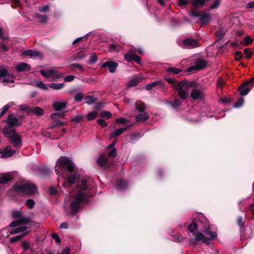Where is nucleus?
I'll list each match as a JSON object with an SVG mask.
<instances>
[{
    "label": "nucleus",
    "mask_w": 254,
    "mask_h": 254,
    "mask_svg": "<svg viewBox=\"0 0 254 254\" xmlns=\"http://www.w3.org/2000/svg\"><path fill=\"white\" fill-rule=\"evenodd\" d=\"M143 79V77L142 76H138L137 77H134L129 81L128 85L129 87L135 86L137 85L139 81Z\"/></svg>",
    "instance_id": "nucleus-24"
},
{
    "label": "nucleus",
    "mask_w": 254,
    "mask_h": 254,
    "mask_svg": "<svg viewBox=\"0 0 254 254\" xmlns=\"http://www.w3.org/2000/svg\"><path fill=\"white\" fill-rule=\"evenodd\" d=\"M53 238L55 240V241L57 243H59L60 242V238L58 235L54 233L52 234Z\"/></svg>",
    "instance_id": "nucleus-62"
},
{
    "label": "nucleus",
    "mask_w": 254,
    "mask_h": 254,
    "mask_svg": "<svg viewBox=\"0 0 254 254\" xmlns=\"http://www.w3.org/2000/svg\"><path fill=\"white\" fill-rule=\"evenodd\" d=\"M40 73L45 78L50 79V81H57L63 77V74L59 73L55 68H52L47 70L41 69Z\"/></svg>",
    "instance_id": "nucleus-8"
},
{
    "label": "nucleus",
    "mask_w": 254,
    "mask_h": 254,
    "mask_svg": "<svg viewBox=\"0 0 254 254\" xmlns=\"http://www.w3.org/2000/svg\"><path fill=\"white\" fill-rule=\"evenodd\" d=\"M28 222V220L25 218H20L12 222L9 224V226L15 228L9 231V233L13 235L24 232L26 230L27 227L23 225L27 224Z\"/></svg>",
    "instance_id": "nucleus-6"
},
{
    "label": "nucleus",
    "mask_w": 254,
    "mask_h": 254,
    "mask_svg": "<svg viewBox=\"0 0 254 254\" xmlns=\"http://www.w3.org/2000/svg\"><path fill=\"white\" fill-rule=\"evenodd\" d=\"M196 86L192 88L190 96L193 100H202L204 97V94L202 90L200 88L201 85L196 82Z\"/></svg>",
    "instance_id": "nucleus-9"
},
{
    "label": "nucleus",
    "mask_w": 254,
    "mask_h": 254,
    "mask_svg": "<svg viewBox=\"0 0 254 254\" xmlns=\"http://www.w3.org/2000/svg\"><path fill=\"white\" fill-rule=\"evenodd\" d=\"M200 20L204 23H206L210 20V16L208 13L202 14L200 16Z\"/></svg>",
    "instance_id": "nucleus-30"
},
{
    "label": "nucleus",
    "mask_w": 254,
    "mask_h": 254,
    "mask_svg": "<svg viewBox=\"0 0 254 254\" xmlns=\"http://www.w3.org/2000/svg\"><path fill=\"white\" fill-rule=\"evenodd\" d=\"M10 106L9 104L5 105L2 108V110L0 114V118L3 116L9 108Z\"/></svg>",
    "instance_id": "nucleus-46"
},
{
    "label": "nucleus",
    "mask_w": 254,
    "mask_h": 254,
    "mask_svg": "<svg viewBox=\"0 0 254 254\" xmlns=\"http://www.w3.org/2000/svg\"><path fill=\"white\" fill-rule=\"evenodd\" d=\"M98 116V113L96 111H93L89 113L87 116V119L91 121L95 119Z\"/></svg>",
    "instance_id": "nucleus-32"
},
{
    "label": "nucleus",
    "mask_w": 254,
    "mask_h": 254,
    "mask_svg": "<svg viewBox=\"0 0 254 254\" xmlns=\"http://www.w3.org/2000/svg\"><path fill=\"white\" fill-rule=\"evenodd\" d=\"M108 155L109 157H115L117 156V152L115 148H113V149L108 152Z\"/></svg>",
    "instance_id": "nucleus-48"
},
{
    "label": "nucleus",
    "mask_w": 254,
    "mask_h": 254,
    "mask_svg": "<svg viewBox=\"0 0 254 254\" xmlns=\"http://www.w3.org/2000/svg\"><path fill=\"white\" fill-rule=\"evenodd\" d=\"M7 74L8 70L3 66H0V79L6 77Z\"/></svg>",
    "instance_id": "nucleus-35"
},
{
    "label": "nucleus",
    "mask_w": 254,
    "mask_h": 254,
    "mask_svg": "<svg viewBox=\"0 0 254 254\" xmlns=\"http://www.w3.org/2000/svg\"><path fill=\"white\" fill-rule=\"evenodd\" d=\"M237 224L240 227H242L244 225L243 218L241 216H239L237 218Z\"/></svg>",
    "instance_id": "nucleus-57"
},
{
    "label": "nucleus",
    "mask_w": 254,
    "mask_h": 254,
    "mask_svg": "<svg viewBox=\"0 0 254 254\" xmlns=\"http://www.w3.org/2000/svg\"><path fill=\"white\" fill-rule=\"evenodd\" d=\"M75 78V76L72 75H69L66 76H65L64 78V80L65 82H71L73 81L74 78Z\"/></svg>",
    "instance_id": "nucleus-47"
},
{
    "label": "nucleus",
    "mask_w": 254,
    "mask_h": 254,
    "mask_svg": "<svg viewBox=\"0 0 254 254\" xmlns=\"http://www.w3.org/2000/svg\"><path fill=\"white\" fill-rule=\"evenodd\" d=\"M221 0H216L212 4V5L211 6V9H215V8H217L220 2H221Z\"/></svg>",
    "instance_id": "nucleus-50"
},
{
    "label": "nucleus",
    "mask_w": 254,
    "mask_h": 254,
    "mask_svg": "<svg viewBox=\"0 0 254 254\" xmlns=\"http://www.w3.org/2000/svg\"><path fill=\"white\" fill-rule=\"evenodd\" d=\"M82 99H83V95H82V93H77L74 96L75 100L77 102H80V101H82Z\"/></svg>",
    "instance_id": "nucleus-49"
},
{
    "label": "nucleus",
    "mask_w": 254,
    "mask_h": 254,
    "mask_svg": "<svg viewBox=\"0 0 254 254\" xmlns=\"http://www.w3.org/2000/svg\"><path fill=\"white\" fill-rule=\"evenodd\" d=\"M60 116H61V115L59 113H55L51 115V118L53 120H56L58 119L60 117Z\"/></svg>",
    "instance_id": "nucleus-59"
},
{
    "label": "nucleus",
    "mask_w": 254,
    "mask_h": 254,
    "mask_svg": "<svg viewBox=\"0 0 254 254\" xmlns=\"http://www.w3.org/2000/svg\"><path fill=\"white\" fill-rule=\"evenodd\" d=\"M224 84V81L222 79H219L217 81V86L219 88H221Z\"/></svg>",
    "instance_id": "nucleus-61"
},
{
    "label": "nucleus",
    "mask_w": 254,
    "mask_h": 254,
    "mask_svg": "<svg viewBox=\"0 0 254 254\" xmlns=\"http://www.w3.org/2000/svg\"><path fill=\"white\" fill-rule=\"evenodd\" d=\"M135 108L139 112H146V106L145 103L139 100L135 102Z\"/></svg>",
    "instance_id": "nucleus-21"
},
{
    "label": "nucleus",
    "mask_w": 254,
    "mask_h": 254,
    "mask_svg": "<svg viewBox=\"0 0 254 254\" xmlns=\"http://www.w3.org/2000/svg\"><path fill=\"white\" fill-rule=\"evenodd\" d=\"M235 55H236V60L239 61L242 57V53L241 52L237 51L235 53Z\"/></svg>",
    "instance_id": "nucleus-63"
},
{
    "label": "nucleus",
    "mask_w": 254,
    "mask_h": 254,
    "mask_svg": "<svg viewBox=\"0 0 254 254\" xmlns=\"http://www.w3.org/2000/svg\"><path fill=\"white\" fill-rule=\"evenodd\" d=\"M166 71L174 74H178L181 71V70L178 68L169 67L166 69Z\"/></svg>",
    "instance_id": "nucleus-39"
},
{
    "label": "nucleus",
    "mask_w": 254,
    "mask_h": 254,
    "mask_svg": "<svg viewBox=\"0 0 254 254\" xmlns=\"http://www.w3.org/2000/svg\"><path fill=\"white\" fill-rule=\"evenodd\" d=\"M165 79L166 81H167L170 84H173L175 83V80L173 78L166 76L165 77Z\"/></svg>",
    "instance_id": "nucleus-55"
},
{
    "label": "nucleus",
    "mask_w": 254,
    "mask_h": 254,
    "mask_svg": "<svg viewBox=\"0 0 254 254\" xmlns=\"http://www.w3.org/2000/svg\"><path fill=\"white\" fill-rule=\"evenodd\" d=\"M244 41L246 44L248 45L253 42V39L249 36H247L245 38Z\"/></svg>",
    "instance_id": "nucleus-58"
},
{
    "label": "nucleus",
    "mask_w": 254,
    "mask_h": 254,
    "mask_svg": "<svg viewBox=\"0 0 254 254\" xmlns=\"http://www.w3.org/2000/svg\"><path fill=\"white\" fill-rule=\"evenodd\" d=\"M28 113L37 116H41L43 114V110L41 108L35 107L30 109L28 111Z\"/></svg>",
    "instance_id": "nucleus-25"
},
{
    "label": "nucleus",
    "mask_w": 254,
    "mask_h": 254,
    "mask_svg": "<svg viewBox=\"0 0 254 254\" xmlns=\"http://www.w3.org/2000/svg\"><path fill=\"white\" fill-rule=\"evenodd\" d=\"M12 179V177L8 173L1 174L0 175V183L5 184Z\"/></svg>",
    "instance_id": "nucleus-23"
},
{
    "label": "nucleus",
    "mask_w": 254,
    "mask_h": 254,
    "mask_svg": "<svg viewBox=\"0 0 254 254\" xmlns=\"http://www.w3.org/2000/svg\"><path fill=\"white\" fill-rule=\"evenodd\" d=\"M66 102H55L53 104V107L57 111H61L66 106Z\"/></svg>",
    "instance_id": "nucleus-20"
},
{
    "label": "nucleus",
    "mask_w": 254,
    "mask_h": 254,
    "mask_svg": "<svg viewBox=\"0 0 254 254\" xmlns=\"http://www.w3.org/2000/svg\"><path fill=\"white\" fill-rule=\"evenodd\" d=\"M188 229L193 233L195 241H202L206 244H209L210 240L217 237L216 232L210 231L209 224L207 220L204 222L199 220L194 221L189 225Z\"/></svg>",
    "instance_id": "nucleus-2"
},
{
    "label": "nucleus",
    "mask_w": 254,
    "mask_h": 254,
    "mask_svg": "<svg viewBox=\"0 0 254 254\" xmlns=\"http://www.w3.org/2000/svg\"><path fill=\"white\" fill-rule=\"evenodd\" d=\"M98 165L103 168H107L109 166L110 161L107 156L105 155H101L97 161Z\"/></svg>",
    "instance_id": "nucleus-13"
},
{
    "label": "nucleus",
    "mask_w": 254,
    "mask_h": 254,
    "mask_svg": "<svg viewBox=\"0 0 254 254\" xmlns=\"http://www.w3.org/2000/svg\"><path fill=\"white\" fill-rule=\"evenodd\" d=\"M76 175L68 177L67 182L70 184H73L77 181L76 190L69 194L70 209L72 213L77 212L82 204L86 202L88 198L90 196L89 191L91 187L89 182L85 178H81L77 180Z\"/></svg>",
    "instance_id": "nucleus-1"
},
{
    "label": "nucleus",
    "mask_w": 254,
    "mask_h": 254,
    "mask_svg": "<svg viewBox=\"0 0 254 254\" xmlns=\"http://www.w3.org/2000/svg\"><path fill=\"white\" fill-rule=\"evenodd\" d=\"M120 47L118 45L116 44H111L109 46V50L111 52L119 51L120 50Z\"/></svg>",
    "instance_id": "nucleus-41"
},
{
    "label": "nucleus",
    "mask_w": 254,
    "mask_h": 254,
    "mask_svg": "<svg viewBox=\"0 0 254 254\" xmlns=\"http://www.w3.org/2000/svg\"><path fill=\"white\" fill-rule=\"evenodd\" d=\"M2 133L6 137L10 139V142L15 147H19L21 145V137L14 129L10 127H6L2 129Z\"/></svg>",
    "instance_id": "nucleus-5"
},
{
    "label": "nucleus",
    "mask_w": 254,
    "mask_h": 254,
    "mask_svg": "<svg viewBox=\"0 0 254 254\" xmlns=\"http://www.w3.org/2000/svg\"><path fill=\"white\" fill-rule=\"evenodd\" d=\"M25 204L30 209H32L34 206L35 201L33 199H29L26 200Z\"/></svg>",
    "instance_id": "nucleus-40"
},
{
    "label": "nucleus",
    "mask_w": 254,
    "mask_h": 254,
    "mask_svg": "<svg viewBox=\"0 0 254 254\" xmlns=\"http://www.w3.org/2000/svg\"><path fill=\"white\" fill-rule=\"evenodd\" d=\"M192 3L195 7L202 6L204 4V0H192Z\"/></svg>",
    "instance_id": "nucleus-34"
},
{
    "label": "nucleus",
    "mask_w": 254,
    "mask_h": 254,
    "mask_svg": "<svg viewBox=\"0 0 254 254\" xmlns=\"http://www.w3.org/2000/svg\"><path fill=\"white\" fill-rule=\"evenodd\" d=\"M127 127L119 128L116 130L114 133H112V136H116L119 135L120 134H122L124 131H125L127 129Z\"/></svg>",
    "instance_id": "nucleus-33"
},
{
    "label": "nucleus",
    "mask_w": 254,
    "mask_h": 254,
    "mask_svg": "<svg viewBox=\"0 0 254 254\" xmlns=\"http://www.w3.org/2000/svg\"><path fill=\"white\" fill-rule=\"evenodd\" d=\"M15 152V150H12L9 146L5 147L4 150L0 152V157L3 158H6L11 156Z\"/></svg>",
    "instance_id": "nucleus-15"
},
{
    "label": "nucleus",
    "mask_w": 254,
    "mask_h": 254,
    "mask_svg": "<svg viewBox=\"0 0 254 254\" xmlns=\"http://www.w3.org/2000/svg\"><path fill=\"white\" fill-rule=\"evenodd\" d=\"M135 55L134 51L130 50L124 55V58L127 61L130 62L133 60L134 58V56Z\"/></svg>",
    "instance_id": "nucleus-26"
},
{
    "label": "nucleus",
    "mask_w": 254,
    "mask_h": 254,
    "mask_svg": "<svg viewBox=\"0 0 254 254\" xmlns=\"http://www.w3.org/2000/svg\"><path fill=\"white\" fill-rule=\"evenodd\" d=\"M22 55L25 56H29L31 58H34L40 56L39 52L31 50L24 51L22 52Z\"/></svg>",
    "instance_id": "nucleus-22"
},
{
    "label": "nucleus",
    "mask_w": 254,
    "mask_h": 254,
    "mask_svg": "<svg viewBox=\"0 0 254 254\" xmlns=\"http://www.w3.org/2000/svg\"><path fill=\"white\" fill-rule=\"evenodd\" d=\"M69 67L72 70H74L75 68H78L80 70H83V66L80 64L76 63L71 64L69 66Z\"/></svg>",
    "instance_id": "nucleus-36"
},
{
    "label": "nucleus",
    "mask_w": 254,
    "mask_h": 254,
    "mask_svg": "<svg viewBox=\"0 0 254 254\" xmlns=\"http://www.w3.org/2000/svg\"><path fill=\"white\" fill-rule=\"evenodd\" d=\"M3 78H4L2 80V82L4 85H7L10 86V84L14 82V76L11 73L8 72V74L6 75V77Z\"/></svg>",
    "instance_id": "nucleus-17"
},
{
    "label": "nucleus",
    "mask_w": 254,
    "mask_h": 254,
    "mask_svg": "<svg viewBox=\"0 0 254 254\" xmlns=\"http://www.w3.org/2000/svg\"><path fill=\"white\" fill-rule=\"evenodd\" d=\"M97 123L98 124H99L102 127H105L108 125L107 123L102 119L98 120L97 121Z\"/></svg>",
    "instance_id": "nucleus-54"
},
{
    "label": "nucleus",
    "mask_w": 254,
    "mask_h": 254,
    "mask_svg": "<svg viewBox=\"0 0 254 254\" xmlns=\"http://www.w3.org/2000/svg\"><path fill=\"white\" fill-rule=\"evenodd\" d=\"M183 44L185 48L192 49L198 47V41L191 38H187L184 40Z\"/></svg>",
    "instance_id": "nucleus-12"
},
{
    "label": "nucleus",
    "mask_w": 254,
    "mask_h": 254,
    "mask_svg": "<svg viewBox=\"0 0 254 254\" xmlns=\"http://www.w3.org/2000/svg\"><path fill=\"white\" fill-rule=\"evenodd\" d=\"M244 53L247 58H250L252 55V52L249 49H246L244 50Z\"/></svg>",
    "instance_id": "nucleus-53"
},
{
    "label": "nucleus",
    "mask_w": 254,
    "mask_h": 254,
    "mask_svg": "<svg viewBox=\"0 0 254 254\" xmlns=\"http://www.w3.org/2000/svg\"><path fill=\"white\" fill-rule=\"evenodd\" d=\"M48 86L50 88H51L55 90H60L62 89L64 87V83H58L55 82H53L48 84Z\"/></svg>",
    "instance_id": "nucleus-27"
},
{
    "label": "nucleus",
    "mask_w": 254,
    "mask_h": 254,
    "mask_svg": "<svg viewBox=\"0 0 254 254\" xmlns=\"http://www.w3.org/2000/svg\"><path fill=\"white\" fill-rule=\"evenodd\" d=\"M127 187V183L123 181H119L116 185V188L118 190H123L125 189Z\"/></svg>",
    "instance_id": "nucleus-31"
},
{
    "label": "nucleus",
    "mask_w": 254,
    "mask_h": 254,
    "mask_svg": "<svg viewBox=\"0 0 254 254\" xmlns=\"http://www.w3.org/2000/svg\"><path fill=\"white\" fill-rule=\"evenodd\" d=\"M178 4L180 6H184L186 5L188 3V1L187 0H178Z\"/></svg>",
    "instance_id": "nucleus-56"
},
{
    "label": "nucleus",
    "mask_w": 254,
    "mask_h": 254,
    "mask_svg": "<svg viewBox=\"0 0 254 254\" xmlns=\"http://www.w3.org/2000/svg\"><path fill=\"white\" fill-rule=\"evenodd\" d=\"M27 233H23L21 234L18 235L14 237H12L10 239V241L12 243L16 242L23 238Z\"/></svg>",
    "instance_id": "nucleus-28"
},
{
    "label": "nucleus",
    "mask_w": 254,
    "mask_h": 254,
    "mask_svg": "<svg viewBox=\"0 0 254 254\" xmlns=\"http://www.w3.org/2000/svg\"><path fill=\"white\" fill-rule=\"evenodd\" d=\"M206 63L204 60H199L196 62L194 66H191L188 69V71H191L192 70H199L204 67Z\"/></svg>",
    "instance_id": "nucleus-14"
},
{
    "label": "nucleus",
    "mask_w": 254,
    "mask_h": 254,
    "mask_svg": "<svg viewBox=\"0 0 254 254\" xmlns=\"http://www.w3.org/2000/svg\"><path fill=\"white\" fill-rule=\"evenodd\" d=\"M118 66V64L117 63L111 61H106L102 65V68L108 67L109 71L111 73H114Z\"/></svg>",
    "instance_id": "nucleus-11"
},
{
    "label": "nucleus",
    "mask_w": 254,
    "mask_h": 254,
    "mask_svg": "<svg viewBox=\"0 0 254 254\" xmlns=\"http://www.w3.org/2000/svg\"><path fill=\"white\" fill-rule=\"evenodd\" d=\"M100 116L102 117H104L106 119H109L112 117V114L108 111H103L100 113Z\"/></svg>",
    "instance_id": "nucleus-42"
},
{
    "label": "nucleus",
    "mask_w": 254,
    "mask_h": 254,
    "mask_svg": "<svg viewBox=\"0 0 254 254\" xmlns=\"http://www.w3.org/2000/svg\"><path fill=\"white\" fill-rule=\"evenodd\" d=\"M14 189L17 192H21L26 194H33L36 192L37 187L33 184L26 183L21 185H15Z\"/></svg>",
    "instance_id": "nucleus-7"
},
{
    "label": "nucleus",
    "mask_w": 254,
    "mask_h": 254,
    "mask_svg": "<svg viewBox=\"0 0 254 254\" xmlns=\"http://www.w3.org/2000/svg\"><path fill=\"white\" fill-rule=\"evenodd\" d=\"M246 8H254V1H250L246 5Z\"/></svg>",
    "instance_id": "nucleus-64"
},
{
    "label": "nucleus",
    "mask_w": 254,
    "mask_h": 254,
    "mask_svg": "<svg viewBox=\"0 0 254 254\" xmlns=\"http://www.w3.org/2000/svg\"><path fill=\"white\" fill-rule=\"evenodd\" d=\"M116 121L118 123L125 124L127 123V120L125 118H118L116 120Z\"/></svg>",
    "instance_id": "nucleus-60"
},
{
    "label": "nucleus",
    "mask_w": 254,
    "mask_h": 254,
    "mask_svg": "<svg viewBox=\"0 0 254 254\" xmlns=\"http://www.w3.org/2000/svg\"><path fill=\"white\" fill-rule=\"evenodd\" d=\"M12 216L13 218H20L22 215L20 211L16 210L12 212Z\"/></svg>",
    "instance_id": "nucleus-45"
},
{
    "label": "nucleus",
    "mask_w": 254,
    "mask_h": 254,
    "mask_svg": "<svg viewBox=\"0 0 254 254\" xmlns=\"http://www.w3.org/2000/svg\"><path fill=\"white\" fill-rule=\"evenodd\" d=\"M36 86L42 90H48V85L45 84L44 83L41 81H38L36 82Z\"/></svg>",
    "instance_id": "nucleus-29"
},
{
    "label": "nucleus",
    "mask_w": 254,
    "mask_h": 254,
    "mask_svg": "<svg viewBox=\"0 0 254 254\" xmlns=\"http://www.w3.org/2000/svg\"><path fill=\"white\" fill-rule=\"evenodd\" d=\"M181 105V102L179 99H175L174 101L172 104V106L173 107H179Z\"/></svg>",
    "instance_id": "nucleus-51"
},
{
    "label": "nucleus",
    "mask_w": 254,
    "mask_h": 254,
    "mask_svg": "<svg viewBox=\"0 0 254 254\" xmlns=\"http://www.w3.org/2000/svg\"><path fill=\"white\" fill-rule=\"evenodd\" d=\"M66 169L70 172H72L74 169V166L73 163L68 158L62 157H61L57 162L55 167V171L59 176H63L64 173Z\"/></svg>",
    "instance_id": "nucleus-4"
},
{
    "label": "nucleus",
    "mask_w": 254,
    "mask_h": 254,
    "mask_svg": "<svg viewBox=\"0 0 254 254\" xmlns=\"http://www.w3.org/2000/svg\"><path fill=\"white\" fill-rule=\"evenodd\" d=\"M85 100L86 104L90 105L94 103L97 100V98L93 96H88L85 98Z\"/></svg>",
    "instance_id": "nucleus-37"
},
{
    "label": "nucleus",
    "mask_w": 254,
    "mask_h": 254,
    "mask_svg": "<svg viewBox=\"0 0 254 254\" xmlns=\"http://www.w3.org/2000/svg\"><path fill=\"white\" fill-rule=\"evenodd\" d=\"M159 83V82L155 81V82H152L151 83L148 84L147 85H146L145 88L147 90H150L153 87L155 86L156 85L158 84Z\"/></svg>",
    "instance_id": "nucleus-44"
},
{
    "label": "nucleus",
    "mask_w": 254,
    "mask_h": 254,
    "mask_svg": "<svg viewBox=\"0 0 254 254\" xmlns=\"http://www.w3.org/2000/svg\"><path fill=\"white\" fill-rule=\"evenodd\" d=\"M5 122L10 126L19 125L18 119L13 115H9Z\"/></svg>",
    "instance_id": "nucleus-18"
},
{
    "label": "nucleus",
    "mask_w": 254,
    "mask_h": 254,
    "mask_svg": "<svg viewBox=\"0 0 254 254\" xmlns=\"http://www.w3.org/2000/svg\"><path fill=\"white\" fill-rule=\"evenodd\" d=\"M149 119V116L146 112H139L135 117L136 122H143L147 121Z\"/></svg>",
    "instance_id": "nucleus-19"
},
{
    "label": "nucleus",
    "mask_w": 254,
    "mask_h": 254,
    "mask_svg": "<svg viewBox=\"0 0 254 254\" xmlns=\"http://www.w3.org/2000/svg\"><path fill=\"white\" fill-rule=\"evenodd\" d=\"M244 102V99L243 98H240L239 99L238 101L235 103L234 107L235 108H240L243 104Z\"/></svg>",
    "instance_id": "nucleus-43"
},
{
    "label": "nucleus",
    "mask_w": 254,
    "mask_h": 254,
    "mask_svg": "<svg viewBox=\"0 0 254 254\" xmlns=\"http://www.w3.org/2000/svg\"><path fill=\"white\" fill-rule=\"evenodd\" d=\"M38 17L41 22H45L48 20V17L44 15H39Z\"/></svg>",
    "instance_id": "nucleus-52"
},
{
    "label": "nucleus",
    "mask_w": 254,
    "mask_h": 254,
    "mask_svg": "<svg viewBox=\"0 0 254 254\" xmlns=\"http://www.w3.org/2000/svg\"><path fill=\"white\" fill-rule=\"evenodd\" d=\"M196 82L194 81H182L178 84H174L173 88L178 91L179 95L183 100L186 99L190 89L196 87Z\"/></svg>",
    "instance_id": "nucleus-3"
},
{
    "label": "nucleus",
    "mask_w": 254,
    "mask_h": 254,
    "mask_svg": "<svg viewBox=\"0 0 254 254\" xmlns=\"http://www.w3.org/2000/svg\"><path fill=\"white\" fill-rule=\"evenodd\" d=\"M97 61V56L94 55V54H91L90 56V58L87 62V63L89 64H93L95 63Z\"/></svg>",
    "instance_id": "nucleus-38"
},
{
    "label": "nucleus",
    "mask_w": 254,
    "mask_h": 254,
    "mask_svg": "<svg viewBox=\"0 0 254 254\" xmlns=\"http://www.w3.org/2000/svg\"><path fill=\"white\" fill-rule=\"evenodd\" d=\"M254 86V82H251V79L248 81L245 82L239 88L240 94L241 96H245L248 94L250 91Z\"/></svg>",
    "instance_id": "nucleus-10"
},
{
    "label": "nucleus",
    "mask_w": 254,
    "mask_h": 254,
    "mask_svg": "<svg viewBox=\"0 0 254 254\" xmlns=\"http://www.w3.org/2000/svg\"><path fill=\"white\" fill-rule=\"evenodd\" d=\"M30 65L25 63H20L17 64L15 67L16 70L18 72L24 71H29L30 69Z\"/></svg>",
    "instance_id": "nucleus-16"
}]
</instances>
